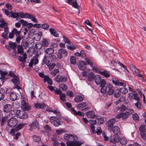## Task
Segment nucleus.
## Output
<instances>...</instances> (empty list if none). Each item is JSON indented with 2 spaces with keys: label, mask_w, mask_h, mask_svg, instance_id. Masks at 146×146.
<instances>
[{
  "label": "nucleus",
  "mask_w": 146,
  "mask_h": 146,
  "mask_svg": "<svg viewBox=\"0 0 146 146\" xmlns=\"http://www.w3.org/2000/svg\"><path fill=\"white\" fill-rule=\"evenodd\" d=\"M26 17L31 19L32 21H34L35 23H37L38 22V21L36 19V18L29 14L27 13H25V18Z\"/></svg>",
  "instance_id": "nucleus-20"
},
{
  "label": "nucleus",
  "mask_w": 146,
  "mask_h": 146,
  "mask_svg": "<svg viewBox=\"0 0 146 146\" xmlns=\"http://www.w3.org/2000/svg\"><path fill=\"white\" fill-rule=\"evenodd\" d=\"M139 130L141 132L146 131V125H141L139 127Z\"/></svg>",
  "instance_id": "nucleus-52"
},
{
  "label": "nucleus",
  "mask_w": 146,
  "mask_h": 146,
  "mask_svg": "<svg viewBox=\"0 0 146 146\" xmlns=\"http://www.w3.org/2000/svg\"><path fill=\"white\" fill-rule=\"evenodd\" d=\"M71 111L72 112L73 114L76 115H79L80 116H83L84 115V113L83 112L80 111L77 112L74 108H72L70 109Z\"/></svg>",
  "instance_id": "nucleus-17"
},
{
  "label": "nucleus",
  "mask_w": 146,
  "mask_h": 146,
  "mask_svg": "<svg viewBox=\"0 0 146 146\" xmlns=\"http://www.w3.org/2000/svg\"><path fill=\"white\" fill-rule=\"evenodd\" d=\"M106 81L105 80L102 79V83L100 85L101 89L100 92L102 93H105L107 90V87L106 86Z\"/></svg>",
  "instance_id": "nucleus-11"
},
{
  "label": "nucleus",
  "mask_w": 146,
  "mask_h": 146,
  "mask_svg": "<svg viewBox=\"0 0 146 146\" xmlns=\"http://www.w3.org/2000/svg\"><path fill=\"white\" fill-rule=\"evenodd\" d=\"M78 67L80 70H84L87 68V64L84 61L80 60L78 65Z\"/></svg>",
  "instance_id": "nucleus-9"
},
{
  "label": "nucleus",
  "mask_w": 146,
  "mask_h": 146,
  "mask_svg": "<svg viewBox=\"0 0 146 146\" xmlns=\"http://www.w3.org/2000/svg\"><path fill=\"white\" fill-rule=\"evenodd\" d=\"M25 13H24L22 12L20 13H15V17L16 18V20H18V18L20 17L21 18H25Z\"/></svg>",
  "instance_id": "nucleus-24"
},
{
  "label": "nucleus",
  "mask_w": 146,
  "mask_h": 146,
  "mask_svg": "<svg viewBox=\"0 0 146 146\" xmlns=\"http://www.w3.org/2000/svg\"><path fill=\"white\" fill-rule=\"evenodd\" d=\"M31 61H32V63L34 65H35L38 63V59L36 57L32 59Z\"/></svg>",
  "instance_id": "nucleus-59"
},
{
  "label": "nucleus",
  "mask_w": 146,
  "mask_h": 146,
  "mask_svg": "<svg viewBox=\"0 0 146 146\" xmlns=\"http://www.w3.org/2000/svg\"><path fill=\"white\" fill-rule=\"evenodd\" d=\"M58 51L61 54H63L64 56L67 57L68 56V52L66 49L61 48Z\"/></svg>",
  "instance_id": "nucleus-42"
},
{
  "label": "nucleus",
  "mask_w": 146,
  "mask_h": 146,
  "mask_svg": "<svg viewBox=\"0 0 146 146\" xmlns=\"http://www.w3.org/2000/svg\"><path fill=\"white\" fill-rule=\"evenodd\" d=\"M5 93V91L4 89L1 88L0 90V100L3 99Z\"/></svg>",
  "instance_id": "nucleus-39"
},
{
  "label": "nucleus",
  "mask_w": 146,
  "mask_h": 146,
  "mask_svg": "<svg viewBox=\"0 0 146 146\" xmlns=\"http://www.w3.org/2000/svg\"><path fill=\"white\" fill-rule=\"evenodd\" d=\"M30 126L32 129H35L38 127V123L36 121H34L30 124Z\"/></svg>",
  "instance_id": "nucleus-33"
},
{
  "label": "nucleus",
  "mask_w": 146,
  "mask_h": 146,
  "mask_svg": "<svg viewBox=\"0 0 146 146\" xmlns=\"http://www.w3.org/2000/svg\"><path fill=\"white\" fill-rule=\"evenodd\" d=\"M18 94L16 92H13L10 94V99L12 101H14L17 99Z\"/></svg>",
  "instance_id": "nucleus-21"
},
{
  "label": "nucleus",
  "mask_w": 146,
  "mask_h": 146,
  "mask_svg": "<svg viewBox=\"0 0 146 146\" xmlns=\"http://www.w3.org/2000/svg\"><path fill=\"white\" fill-rule=\"evenodd\" d=\"M82 143L79 141H74L68 146H80Z\"/></svg>",
  "instance_id": "nucleus-27"
},
{
  "label": "nucleus",
  "mask_w": 146,
  "mask_h": 146,
  "mask_svg": "<svg viewBox=\"0 0 146 146\" xmlns=\"http://www.w3.org/2000/svg\"><path fill=\"white\" fill-rule=\"evenodd\" d=\"M95 75L93 72H90L89 73L88 80L89 81H93L95 78Z\"/></svg>",
  "instance_id": "nucleus-29"
},
{
  "label": "nucleus",
  "mask_w": 146,
  "mask_h": 146,
  "mask_svg": "<svg viewBox=\"0 0 146 146\" xmlns=\"http://www.w3.org/2000/svg\"><path fill=\"white\" fill-rule=\"evenodd\" d=\"M54 50L51 48H47L45 51V52L48 54L50 55L54 53Z\"/></svg>",
  "instance_id": "nucleus-35"
},
{
  "label": "nucleus",
  "mask_w": 146,
  "mask_h": 146,
  "mask_svg": "<svg viewBox=\"0 0 146 146\" xmlns=\"http://www.w3.org/2000/svg\"><path fill=\"white\" fill-rule=\"evenodd\" d=\"M135 106L138 109H140L141 108V104L140 101H137V102L135 104Z\"/></svg>",
  "instance_id": "nucleus-60"
},
{
  "label": "nucleus",
  "mask_w": 146,
  "mask_h": 146,
  "mask_svg": "<svg viewBox=\"0 0 146 146\" xmlns=\"http://www.w3.org/2000/svg\"><path fill=\"white\" fill-rule=\"evenodd\" d=\"M53 112L57 116H60L61 114L59 110L57 108H55L53 110Z\"/></svg>",
  "instance_id": "nucleus-49"
},
{
  "label": "nucleus",
  "mask_w": 146,
  "mask_h": 146,
  "mask_svg": "<svg viewBox=\"0 0 146 146\" xmlns=\"http://www.w3.org/2000/svg\"><path fill=\"white\" fill-rule=\"evenodd\" d=\"M21 106L23 110L25 111L29 110L31 108L30 105L27 103L24 100H23L21 101Z\"/></svg>",
  "instance_id": "nucleus-5"
},
{
  "label": "nucleus",
  "mask_w": 146,
  "mask_h": 146,
  "mask_svg": "<svg viewBox=\"0 0 146 146\" xmlns=\"http://www.w3.org/2000/svg\"><path fill=\"white\" fill-rule=\"evenodd\" d=\"M12 106L10 104H7L4 106V110L5 112L8 113L11 110Z\"/></svg>",
  "instance_id": "nucleus-26"
},
{
  "label": "nucleus",
  "mask_w": 146,
  "mask_h": 146,
  "mask_svg": "<svg viewBox=\"0 0 146 146\" xmlns=\"http://www.w3.org/2000/svg\"><path fill=\"white\" fill-rule=\"evenodd\" d=\"M25 125V124L24 123L19 124L15 128V130H16V131H17L19 129L23 128Z\"/></svg>",
  "instance_id": "nucleus-44"
},
{
  "label": "nucleus",
  "mask_w": 146,
  "mask_h": 146,
  "mask_svg": "<svg viewBox=\"0 0 146 146\" xmlns=\"http://www.w3.org/2000/svg\"><path fill=\"white\" fill-rule=\"evenodd\" d=\"M116 118H112L109 120L107 122L106 125L108 127V129H110V128L113 126V125L115 123Z\"/></svg>",
  "instance_id": "nucleus-15"
},
{
  "label": "nucleus",
  "mask_w": 146,
  "mask_h": 146,
  "mask_svg": "<svg viewBox=\"0 0 146 146\" xmlns=\"http://www.w3.org/2000/svg\"><path fill=\"white\" fill-rule=\"evenodd\" d=\"M44 82H47L48 84L51 85L52 84V81L51 79L48 76L46 75L44 78Z\"/></svg>",
  "instance_id": "nucleus-32"
},
{
  "label": "nucleus",
  "mask_w": 146,
  "mask_h": 146,
  "mask_svg": "<svg viewBox=\"0 0 146 146\" xmlns=\"http://www.w3.org/2000/svg\"><path fill=\"white\" fill-rule=\"evenodd\" d=\"M70 62L71 64L75 65L76 64V58L75 57L73 56H71L70 57Z\"/></svg>",
  "instance_id": "nucleus-38"
},
{
  "label": "nucleus",
  "mask_w": 146,
  "mask_h": 146,
  "mask_svg": "<svg viewBox=\"0 0 146 146\" xmlns=\"http://www.w3.org/2000/svg\"><path fill=\"white\" fill-rule=\"evenodd\" d=\"M33 139L35 142H38L40 140V137L37 135H34L32 137Z\"/></svg>",
  "instance_id": "nucleus-55"
},
{
  "label": "nucleus",
  "mask_w": 146,
  "mask_h": 146,
  "mask_svg": "<svg viewBox=\"0 0 146 146\" xmlns=\"http://www.w3.org/2000/svg\"><path fill=\"white\" fill-rule=\"evenodd\" d=\"M17 48L18 53L20 54H22L24 52L22 47L21 46H17Z\"/></svg>",
  "instance_id": "nucleus-47"
},
{
  "label": "nucleus",
  "mask_w": 146,
  "mask_h": 146,
  "mask_svg": "<svg viewBox=\"0 0 146 146\" xmlns=\"http://www.w3.org/2000/svg\"><path fill=\"white\" fill-rule=\"evenodd\" d=\"M112 82L115 85L123 86L125 87V84L124 82H120L117 79L114 78L112 80Z\"/></svg>",
  "instance_id": "nucleus-10"
},
{
  "label": "nucleus",
  "mask_w": 146,
  "mask_h": 146,
  "mask_svg": "<svg viewBox=\"0 0 146 146\" xmlns=\"http://www.w3.org/2000/svg\"><path fill=\"white\" fill-rule=\"evenodd\" d=\"M11 81L15 85H17L19 84V79L17 76L13 78Z\"/></svg>",
  "instance_id": "nucleus-45"
},
{
  "label": "nucleus",
  "mask_w": 146,
  "mask_h": 146,
  "mask_svg": "<svg viewBox=\"0 0 146 146\" xmlns=\"http://www.w3.org/2000/svg\"><path fill=\"white\" fill-rule=\"evenodd\" d=\"M133 119L134 121L138 122L139 119V117L137 113H135L132 115Z\"/></svg>",
  "instance_id": "nucleus-43"
},
{
  "label": "nucleus",
  "mask_w": 146,
  "mask_h": 146,
  "mask_svg": "<svg viewBox=\"0 0 146 146\" xmlns=\"http://www.w3.org/2000/svg\"><path fill=\"white\" fill-rule=\"evenodd\" d=\"M50 121L52 124L55 127H58L61 125L60 120L57 117L52 116L50 117Z\"/></svg>",
  "instance_id": "nucleus-2"
},
{
  "label": "nucleus",
  "mask_w": 146,
  "mask_h": 146,
  "mask_svg": "<svg viewBox=\"0 0 146 146\" xmlns=\"http://www.w3.org/2000/svg\"><path fill=\"white\" fill-rule=\"evenodd\" d=\"M3 11L5 13L7 16L9 17H13L14 18H16L15 17V13H14L12 11H9L6 9H3Z\"/></svg>",
  "instance_id": "nucleus-13"
},
{
  "label": "nucleus",
  "mask_w": 146,
  "mask_h": 146,
  "mask_svg": "<svg viewBox=\"0 0 146 146\" xmlns=\"http://www.w3.org/2000/svg\"><path fill=\"white\" fill-rule=\"evenodd\" d=\"M129 115V113L128 111H126L125 113H122V119L123 120H126Z\"/></svg>",
  "instance_id": "nucleus-30"
},
{
  "label": "nucleus",
  "mask_w": 146,
  "mask_h": 146,
  "mask_svg": "<svg viewBox=\"0 0 146 146\" xmlns=\"http://www.w3.org/2000/svg\"><path fill=\"white\" fill-rule=\"evenodd\" d=\"M18 120L14 118H11L7 121V125L10 127H15L18 123Z\"/></svg>",
  "instance_id": "nucleus-4"
},
{
  "label": "nucleus",
  "mask_w": 146,
  "mask_h": 146,
  "mask_svg": "<svg viewBox=\"0 0 146 146\" xmlns=\"http://www.w3.org/2000/svg\"><path fill=\"white\" fill-rule=\"evenodd\" d=\"M49 31L50 32L51 34L52 35L55 37H57L59 36V35L58 33L54 29L50 28L49 29Z\"/></svg>",
  "instance_id": "nucleus-31"
},
{
  "label": "nucleus",
  "mask_w": 146,
  "mask_h": 146,
  "mask_svg": "<svg viewBox=\"0 0 146 146\" xmlns=\"http://www.w3.org/2000/svg\"><path fill=\"white\" fill-rule=\"evenodd\" d=\"M64 139L66 141V145L68 146L74 141H77L78 137L75 135L65 133L64 135Z\"/></svg>",
  "instance_id": "nucleus-1"
},
{
  "label": "nucleus",
  "mask_w": 146,
  "mask_h": 146,
  "mask_svg": "<svg viewBox=\"0 0 146 146\" xmlns=\"http://www.w3.org/2000/svg\"><path fill=\"white\" fill-rule=\"evenodd\" d=\"M36 35L38 37V38L36 40H38L40 39L41 36L42 35V32L40 31L38 33L36 34Z\"/></svg>",
  "instance_id": "nucleus-62"
},
{
  "label": "nucleus",
  "mask_w": 146,
  "mask_h": 146,
  "mask_svg": "<svg viewBox=\"0 0 146 146\" xmlns=\"http://www.w3.org/2000/svg\"><path fill=\"white\" fill-rule=\"evenodd\" d=\"M114 92V96L115 97L117 98L120 95V92L119 90L117 89Z\"/></svg>",
  "instance_id": "nucleus-50"
},
{
  "label": "nucleus",
  "mask_w": 146,
  "mask_h": 146,
  "mask_svg": "<svg viewBox=\"0 0 146 146\" xmlns=\"http://www.w3.org/2000/svg\"><path fill=\"white\" fill-rule=\"evenodd\" d=\"M94 80L95 82L97 85L101 84L102 81V80H101L100 76L98 75H96L95 76L94 78Z\"/></svg>",
  "instance_id": "nucleus-23"
},
{
  "label": "nucleus",
  "mask_w": 146,
  "mask_h": 146,
  "mask_svg": "<svg viewBox=\"0 0 146 146\" xmlns=\"http://www.w3.org/2000/svg\"><path fill=\"white\" fill-rule=\"evenodd\" d=\"M17 44L15 43H13L12 42H9V46L11 48L13 49H15L17 46Z\"/></svg>",
  "instance_id": "nucleus-53"
},
{
  "label": "nucleus",
  "mask_w": 146,
  "mask_h": 146,
  "mask_svg": "<svg viewBox=\"0 0 146 146\" xmlns=\"http://www.w3.org/2000/svg\"><path fill=\"white\" fill-rule=\"evenodd\" d=\"M42 45L45 47H47L49 45L48 41L46 39H43L42 42Z\"/></svg>",
  "instance_id": "nucleus-46"
},
{
  "label": "nucleus",
  "mask_w": 146,
  "mask_h": 146,
  "mask_svg": "<svg viewBox=\"0 0 146 146\" xmlns=\"http://www.w3.org/2000/svg\"><path fill=\"white\" fill-rule=\"evenodd\" d=\"M85 60L87 63L89 64L91 67H92L93 65V63L90 60L87 58H86Z\"/></svg>",
  "instance_id": "nucleus-58"
},
{
  "label": "nucleus",
  "mask_w": 146,
  "mask_h": 146,
  "mask_svg": "<svg viewBox=\"0 0 146 146\" xmlns=\"http://www.w3.org/2000/svg\"><path fill=\"white\" fill-rule=\"evenodd\" d=\"M8 118L9 117L7 115L2 117L1 121V126H3L4 125V123L6 121V120L8 119Z\"/></svg>",
  "instance_id": "nucleus-51"
},
{
  "label": "nucleus",
  "mask_w": 146,
  "mask_h": 146,
  "mask_svg": "<svg viewBox=\"0 0 146 146\" xmlns=\"http://www.w3.org/2000/svg\"><path fill=\"white\" fill-rule=\"evenodd\" d=\"M79 110L83 111L84 110H88L90 108V106L86 102H82L78 104L77 106Z\"/></svg>",
  "instance_id": "nucleus-3"
},
{
  "label": "nucleus",
  "mask_w": 146,
  "mask_h": 146,
  "mask_svg": "<svg viewBox=\"0 0 146 146\" xmlns=\"http://www.w3.org/2000/svg\"><path fill=\"white\" fill-rule=\"evenodd\" d=\"M120 139V137L118 135H114L110 138L109 141L110 142L115 144L119 142Z\"/></svg>",
  "instance_id": "nucleus-7"
},
{
  "label": "nucleus",
  "mask_w": 146,
  "mask_h": 146,
  "mask_svg": "<svg viewBox=\"0 0 146 146\" xmlns=\"http://www.w3.org/2000/svg\"><path fill=\"white\" fill-rule=\"evenodd\" d=\"M59 88L63 91L66 90L68 87L67 85L63 84H59Z\"/></svg>",
  "instance_id": "nucleus-36"
},
{
  "label": "nucleus",
  "mask_w": 146,
  "mask_h": 146,
  "mask_svg": "<svg viewBox=\"0 0 146 146\" xmlns=\"http://www.w3.org/2000/svg\"><path fill=\"white\" fill-rule=\"evenodd\" d=\"M9 32V29H6V30L4 29V32L2 33L1 36L4 38L8 39V37L7 36Z\"/></svg>",
  "instance_id": "nucleus-34"
},
{
  "label": "nucleus",
  "mask_w": 146,
  "mask_h": 146,
  "mask_svg": "<svg viewBox=\"0 0 146 146\" xmlns=\"http://www.w3.org/2000/svg\"><path fill=\"white\" fill-rule=\"evenodd\" d=\"M99 73L106 78L110 77V73L107 71L104 70L103 71L100 70Z\"/></svg>",
  "instance_id": "nucleus-28"
},
{
  "label": "nucleus",
  "mask_w": 146,
  "mask_h": 146,
  "mask_svg": "<svg viewBox=\"0 0 146 146\" xmlns=\"http://www.w3.org/2000/svg\"><path fill=\"white\" fill-rule=\"evenodd\" d=\"M41 27L44 29L47 30L49 28V26L48 24L47 23H44L42 25Z\"/></svg>",
  "instance_id": "nucleus-57"
},
{
  "label": "nucleus",
  "mask_w": 146,
  "mask_h": 146,
  "mask_svg": "<svg viewBox=\"0 0 146 146\" xmlns=\"http://www.w3.org/2000/svg\"><path fill=\"white\" fill-rule=\"evenodd\" d=\"M34 106L36 108L44 109L46 107V105L44 103H36L34 104Z\"/></svg>",
  "instance_id": "nucleus-14"
},
{
  "label": "nucleus",
  "mask_w": 146,
  "mask_h": 146,
  "mask_svg": "<svg viewBox=\"0 0 146 146\" xmlns=\"http://www.w3.org/2000/svg\"><path fill=\"white\" fill-rule=\"evenodd\" d=\"M120 143L122 145H125L127 143V140L125 137H122L121 139H120L119 141Z\"/></svg>",
  "instance_id": "nucleus-37"
},
{
  "label": "nucleus",
  "mask_w": 146,
  "mask_h": 146,
  "mask_svg": "<svg viewBox=\"0 0 146 146\" xmlns=\"http://www.w3.org/2000/svg\"><path fill=\"white\" fill-rule=\"evenodd\" d=\"M119 91H120V93L123 94H125L128 92V90L124 88V87L121 88L119 90Z\"/></svg>",
  "instance_id": "nucleus-48"
},
{
  "label": "nucleus",
  "mask_w": 146,
  "mask_h": 146,
  "mask_svg": "<svg viewBox=\"0 0 146 146\" xmlns=\"http://www.w3.org/2000/svg\"><path fill=\"white\" fill-rule=\"evenodd\" d=\"M52 140L53 141V144L54 145L56 146L58 145V142L57 139L54 137L52 138Z\"/></svg>",
  "instance_id": "nucleus-61"
},
{
  "label": "nucleus",
  "mask_w": 146,
  "mask_h": 146,
  "mask_svg": "<svg viewBox=\"0 0 146 146\" xmlns=\"http://www.w3.org/2000/svg\"><path fill=\"white\" fill-rule=\"evenodd\" d=\"M141 138L144 140H146V134L144 132H142L140 133Z\"/></svg>",
  "instance_id": "nucleus-64"
},
{
  "label": "nucleus",
  "mask_w": 146,
  "mask_h": 146,
  "mask_svg": "<svg viewBox=\"0 0 146 146\" xmlns=\"http://www.w3.org/2000/svg\"><path fill=\"white\" fill-rule=\"evenodd\" d=\"M0 27L1 28H3L4 29H8L7 24L4 21L3 19H0Z\"/></svg>",
  "instance_id": "nucleus-16"
},
{
  "label": "nucleus",
  "mask_w": 146,
  "mask_h": 146,
  "mask_svg": "<svg viewBox=\"0 0 146 146\" xmlns=\"http://www.w3.org/2000/svg\"><path fill=\"white\" fill-rule=\"evenodd\" d=\"M74 0H67L68 1L67 2L69 4L72 5V6L73 7L78 9L79 7L76 1L72 2V1Z\"/></svg>",
  "instance_id": "nucleus-19"
},
{
  "label": "nucleus",
  "mask_w": 146,
  "mask_h": 146,
  "mask_svg": "<svg viewBox=\"0 0 146 146\" xmlns=\"http://www.w3.org/2000/svg\"><path fill=\"white\" fill-rule=\"evenodd\" d=\"M84 99V98L82 96L77 95L75 98L74 100L76 102L78 103L83 101Z\"/></svg>",
  "instance_id": "nucleus-25"
},
{
  "label": "nucleus",
  "mask_w": 146,
  "mask_h": 146,
  "mask_svg": "<svg viewBox=\"0 0 146 146\" xmlns=\"http://www.w3.org/2000/svg\"><path fill=\"white\" fill-rule=\"evenodd\" d=\"M86 115L89 118H94L96 117V114L94 112L92 111H89L86 113Z\"/></svg>",
  "instance_id": "nucleus-18"
},
{
  "label": "nucleus",
  "mask_w": 146,
  "mask_h": 146,
  "mask_svg": "<svg viewBox=\"0 0 146 146\" xmlns=\"http://www.w3.org/2000/svg\"><path fill=\"white\" fill-rule=\"evenodd\" d=\"M66 132V130L63 129H61L60 130L57 129L56 130V133L58 135L61 134L63 133Z\"/></svg>",
  "instance_id": "nucleus-54"
},
{
  "label": "nucleus",
  "mask_w": 146,
  "mask_h": 146,
  "mask_svg": "<svg viewBox=\"0 0 146 146\" xmlns=\"http://www.w3.org/2000/svg\"><path fill=\"white\" fill-rule=\"evenodd\" d=\"M9 112V114L7 115L8 116V117H10L11 118H13V117H14L15 115V112L13 110H11Z\"/></svg>",
  "instance_id": "nucleus-56"
},
{
  "label": "nucleus",
  "mask_w": 146,
  "mask_h": 146,
  "mask_svg": "<svg viewBox=\"0 0 146 146\" xmlns=\"http://www.w3.org/2000/svg\"><path fill=\"white\" fill-rule=\"evenodd\" d=\"M60 99L63 102H65L66 101V96L65 94L62 93L59 95Z\"/></svg>",
  "instance_id": "nucleus-41"
},
{
  "label": "nucleus",
  "mask_w": 146,
  "mask_h": 146,
  "mask_svg": "<svg viewBox=\"0 0 146 146\" xmlns=\"http://www.w3.org/2000/svg\"><path fill=\"white\" fill-rule=\"evenodd\" d=\"M55 81L58 83H60L62 82H65L67 80V78L65 76H63L58 75L55 78Z\"/></svg>",
  "instance_id": "nucleus-8"
},
{
  "label": "nucleus",
  "mask_w": 146,
  "mask_h": 146,
  "mask_svg": "<svg viewBox=\"0 0 146 146\" xmlns=\"http://www.w3.org/2000/svg\"><path fill=\"white\" fill-rule=\"evenodd\" d=\"M12 31L14 35H15L16 36L21 35V31H18L17 30L16 28H14L12 30Z\"/></svg>",
  "instance_id": "nucleus-40"
},
{
  "label": "nucleus",
  "mask_w": 146,
  "mask_h": 146,
  "mask_svg": "<svg viewBox=\"0 0 146 146\" xmlns=\"http://www.w3.org/2000/svg\"><path fill=\"white\" fill-rule=\"evenodd\" d=\"M16 114L19 118L25 119L27 117L28 115L27 113L24 110H18L16 112Z\"/></svg>",
  "instance_id": "nucleus-6"
},
{
  "label": "nucleus",
  "mask_w": 146,
  "mask_h": 146,
  "mask_svg": "<svg viewBox=\"0 0 146 146\" xmlns=\"http://www.w3.org/2000/svg\"><path fill=\"white\" fill-rule=\"evenodd\" d=\"M110 132L112 131L115 135H118L120 133V130L119 127L117 126H114L110 128L109 130Z\"/></svg>",
  "instance_id": "nucleus-12"
},
{
  "label": "nucleus",
  "mask_w": 146,
  "mask_h": 146,
  "mask_svg": "<svg viewBox=\"0 0 146 146\" xmlns=\"http://www.w3.org/2000/svg\"><path fill=\"white\" fill-rule=\"evenodd\" d=\"M107 88L108 89V94L110 95L113 94L114 92V89L113 86L111 84H108L107 85Z\"/></svg>",
  "instance_id": "nucleus-22"
},
{
  "label": "nucleus",
  "mask_w": 146,
  "mask_h": 146,
  "mask_svg": "<svg viewBox=\"0 0 146 146\" xmlns=\"http://www.w3.org/2000/svg\"><path fill=\"white\" fill-rule=\"evenodd\" d=\"M18 60L19 61L22 62H24L26 59V57H25L23 56H20L18 57Z\"/></svg>",
  "instance_id": "nucleus-63"
}]
</instances>
